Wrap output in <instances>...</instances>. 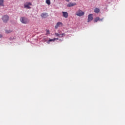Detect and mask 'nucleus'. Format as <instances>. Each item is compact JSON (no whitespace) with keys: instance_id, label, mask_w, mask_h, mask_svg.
<instances>
[{"instance_id":"f257e3e1","label":"nucleus","mask_w":125,"mask_h":125,"mask_svg":"<svg viewBox=\"0 0 125 125\" xmlns=\"http://www.w3.org/2000/svg\"><path fill=\"white\" fill-rule=\"evenodd\" d=\"M75 14L77 16H79V17H81L84 15V12H83V11H82V10L79 9L78 10L76 11Z\"/></svg>"},{"instance_id":"f03ea898","label":"nucleus","mask_w":125,"mask_h":125,"mask_svg":"<svg viewBox=\"0 0 125 125\" xmlns=\"http://www.w3.org/2000/svg\"><path fill=\"white\" fill-rule=\"evenodd\" d=\"M20 21L22 23V24H27L29 22V21L27 18L25 17H21L20 19Z\"/></svg>"},{"instance_id":"7ed1b4c3","label":"nucleus","mask_w":125,"mask_h":125,"mask_svg":"<svg viewBox=\"0 0 125 125\" xmlns=\"http://www.w3.org/2000/svg\"><path fill=\"white\" fill-rule=\"evenodd\" d=\"M2 20L4 23H7V21L9 20V17L7 15H4L2 17Z\"/></svg>"},{"instance_id":"20e7f679","label":"nucleus","mask_w":125,"mask_h":125,"mask_svg":"<svg viewBox=\"0 0 125 125\" xmlns=\"http://www.w3.org/2000/svg\"><path fill=\"white\" fill-rule=\"evenodd\" d=\"M30 5H32V3H31V2H26L25 4H24V8H31Z\"/></svg>"},{"instance_id":"39448f33","label":"nucleus","mask_w":125,"mask_h":125,"mask_svg":"<svg viewBox=\"0 0 125 125\" xmlns=\"http://www.w3.org/2000/svg\"><path fill=\"white\" fill-rule=\"evenodd\" d=\"M62 26H63V23L62 22H58L55 26V29H58L59 27H62Z\"/></svg>"},{"instance_id":"423d86ee","label":"nucleus","mask_w":125,"mask_h":125,"mask_svg":"<svg viewBox=\"0 0 125 125\" xmlns=\"http://www.w3.org/2000/svg\"><path fill=\"white\" fill-rule=\"evenodd\" d=\"M92 15H93L92 14H89L88 16V20L87 22H89L90 21H92L93 20V17H92Z\"/></svg>"},{"instance_id":"0eeeda50","label":"nucleus","mask_w":125,"mask_h":125,"mask_svg":"<svg viewBox=\"0 0 125 125\" xmlns=\"http://www.w3.org/2000/svg\"><path fill=\"white\" fill-rule=\"evenodd\" d=\"M75 5H77V3H76V2H74V3L69 2L67 5V7H72V6H75Z\"/></svg>"},{"instance_id":"6e6552de","label":"nucleus","mask_w":125,"mask_h":125,"mask_svg":"<svg viewBox=\"0 0 125 125\" xmlns=\"http://www.w3.org/2000/svg\"><path fill=\"white\" fill-rule=\"evenodd\" d=\"M41 16L42 18H47V17H48V14L47 13H42Z\"/></svg>"},{"instance_id":"1a4fd4ad","label":"nucleus","mask_w":125,"mask_h":125,"mask_svg":"<svg viewBox=\"0 0 125 125\" xmlns=\"http://www.w3.org/2000/svg\"><path fill=\"white\" fill-rule=\"evenodd\" d=\"M58 40H59V39H58V38H54L53 39H49L47 42V43H48V44H49V43H50V42H55V41H57Z\"/></svg>"},{"instance_id":"9d476101","label":"nucleus","mask_w":125,"mask_h":125,"mask_svg":"<svg viewBox=\"0 0 125 125\" xmlns=\"http://www.w3.org/2000/svg\"><path fill=\"white\" fill-rule=\"evenodd\" d=\"M62 16L64 18H68V13L67 12H62Z\"/></svg>"},{"instance_id":"9b49d317","label":"nucleus","mask_w":125,"mask_h":125,"mask_svg":"<svg viewBox=\"0 0 125 125\" xmlns=\"http://www.w3.org/2000/svg\"><path fill=\"white\" fill-rule=\"evenodd\" d=\"M94 12H95V13H99L100 12V9L98 8H96L94 10Z\"/></svg>"},{"instance_id":"f8f14e48","label":"nucleus","mask_w":125,"mask_h":125,"mask_svg":"<svg viewBox=\"0 0 125 125\" xmlns=\"http://www.w3.org/2000/svg\"><path fill=\"white\" fill-rule=\"evenodd\" d=\"M3 2H4V0H0V6H4Z\"/></svg>"},{"instance_id":"ddd939ff","label":"nucleus","mask_w":125,"mask_h":125,"mask_svg":"<svg viewBox=\"0 0 125 125\" xmlns=\"http://www.w3.org/2000/svg\"><path fill=\"white\" fill-rule=\"evenodd\" d=\"M12 30L8 29L5 30L6 34H10V33H12Z\"/></svg>"},{"instance_id":"4468645a","label":"nucleus","mask_w":125,"mask_h":125,"mask_svg":"<svg viewBox=\"0 0 125 125\" xmlns=\"http://www.w3.org/2000/svg\"><path fill=\"white\" fill-rule=\"evenodd\" d=\"M99 20H100V18L99 17H97L95 19L94 22H96L98 21H99Z\"/></svg>"},{"instance_id":"2eb2a0df","label":"nucleus","mask_w":125,"mask_h":125,"mask_svg":"<svg viewBox=\"0 0 125 125\" xmlns=\"http://www.w3.org/2000/svg\"><path fill=\"white\" fill-rule=\"evenodd\" d=\"M46 3L48 5H50V0H46Z\"/></svg>"},{"instance_id":"dca6fc26","label":"nucleus","mask_w":125,"mask_h":125,"mask_svg":"<svg viewBox=\"0 0 125 125\" xmlns=\"http://www.w3.org/2000/svg\"><path fill=\"white\" fill-rule=\"evenodd\" d=\"M55 36H56V37H60V36H61V34H58V33H56Z\"/></svg>"},{"instance_id":"f3484780","label":"nucleus","mask_w":125,"mask_h":125,"mask_svg":"<svg viewBox=\"0 0 125 125\" xmlns=\"http://www.w3.org/2000/svg\"><path fill=\"white\" fill-rule=\"evenodd\" d=\"M49 34H50V32H49V30H46V35H49Z\"/></svg>"},{"instance_id":"a211bd4d","label":"nucleus","mask_w":125,"mask_h":125,"mask_svg":"<svg viewBox=\"0 0 125 125\" xmlns=\"http://www.w3.org/2000/svg\"><path fill=\"white\" fill-rule=\"evenodd\" d=\"M61 36H60L61 38H63V37L65 36V33H62L61 34Z\"/></svg>"},{"instance_id":"6ab92c4d","label":"nucleus","mask_w":125,"mask_h":125,"mask_svg":"<svg viewBox=\"0 0 125 125\" xmlns=\"http://www.w3.org/2000/svg\"><path fill=\"white\" fill-rule=\"evenodd\" d=\"M103 19H104V18H102V19H100V20H99V21H103Z\"/></svg>"},{"instance_id":"aec40b11","label":"nucleus","mask_w":125,"mask_h":125,"mask_svg":"<svg viewBox=\"0 0 125 125\" xmlns=\"http://www.w3.org/2000/svg\"><path fill=\"white\" fill-rule=\"evenodd\" d=\"M66 1H67V2H69V1H70V0H65Z\"/></svg>"},{"instance_id":"412c9836","label":"nucleus","mask_w":125,"mask_h":125,"mask_svg":"<svg viewBox=\"0 0 125 125\" xmlns=\"http://www.w3.org/2000/svg\"><path fill=\"white\" fill-rule=\"evenodd\" d=\"M1 38H2V35L0 34V39Z\"/></svg>"},{"instance_id":"4be33fe9","label":"nucleus","mask_w":125,"mask_h":125,"mask_svg":"<svg viewBox=\"0 0 125 125\" xmlns=\"http://www.w3.org/2000/svg\"><path fill=\"white\" fill-rule=\"evenodd\" d=\"M62 40H61V39H60V42H62Z\"/></svg>"}]
</instances>
